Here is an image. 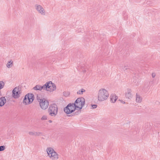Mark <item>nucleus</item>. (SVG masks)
<instances>
[{
    "instance_id": "1",
    "label": "nucleus",
    "mask_w": 160,
    "mask_h": 160,
    "mask_svg": "<svg viewBox=\"0 0 160 160\" xmlns=\"http://www.w3.org/2000/svg\"><path fill=\"white\" fill-rule=\"evenodd\" d=\"M76 107H77L75 105V107L73 103H69L66 107L64 108V111L67 114H70L68 115L69 117L74 116L75 115H78L81 112V110H78L75 112H74L77 109Z\"/></svg>"
},
{
    "instance_id": "2",
    "label": "nucleus",
    "mask_w": 160,
    "mask_h": 160,
    "mask_svg": "<svg viewBox=\"0 0 160 160\" xmlns=\"http://www.w3.org/2000/svg\"><path fill=\"white\" fill-rule=\"evenodd\" d=\"M109 96L107 90L104 88L100 89L98 91V99L100 101H103L107 99Z\"/></svg>"
},
{
    "instance_id": "3",
    "label": "nucleus",
    "mask_w": 160,
    "mask_h": 160,
    "mask_svg": "<svg viewBox=\"0 0 160 160\" xmlns=\"http://www.w3.org/2000/svg\"><path fill=\"white\" fill-rule=\"evenodd\" d=\"M85 103V99L81 97L78 98L75 101L74 103H73L74 106H76L77 107H76L77 109L78 108L79 110H81Z\"/></svg>"
},
{
    "instance_id": "4",
    "label": "nucleus",
    "mask_w": 160,
    "mask_h": 160,
    "mask_svg": "<svg viewBox=\"0 0 160 160\" xmlns=\"http://www.w3.org/2000/svg\"><path fill=\"white\" fill-rule=\"evenodd\" d=\"M58 107L56 104H51L48 109L49 115L51 116H55L58 113Z\"/></svg>"
},
{
    "instance_id": "5",
    "label": "nucleus",
    "mask_w": 160,
    "mask_h": 160,
    "mask_svg": "<svg viewBox=\"0 0 160 160\" xmlns=\"http://www.w3.org/2000/svg\"><path fill=\"white\" fill-rule=\"evenodd\" d=\"M34 98V96L32 93H28L25 96L23 103L25 105L29 104L32 102Z\"/></svg>"
},
{
    "instance_id": "6",
    "label": "nucleus",
    "mask_w": 160,
    "mask_h": 160,
    "mask_svg": "<svg viewBox=\"0 0 160 160\" xmlns=\"http://www.w3.org/2000/svg\"><path fill=\"white\" fill-rule=\"evenodd\" d=\"M37 100L39 102V105L41 108L43 110L46 109L49 106V102L48 100L43 98L40 99L37 98Z\"/></svg>"
},
{
    "instance_id": "7",
    "label": "nucleus",
    "mask_w": 160,
    "mask_h": 160,
    "mask_svg": "<svg viewBox=\"0 0 160 160\" xmlns=\"http://www.w3.org/2000/svg\"><path fill=\"white\" fill-rule=\"evenodd\" d=\"M45 85L46 86L45 88V90L50 92H53L56 89V87L55 84L51 81L47 82Z\"/></svg>"
},
{
    "instance_id": "8",
    "label": "nucleus",
    "mask_w": 160,
    "mask_h": 160,
    "mask_svg": "<svg viewBox=\"0 0 160 160\" xmlns=\"http://www.w3.org/2000/svg\"><path fill=\"white\" fill-rule=\"evenodd\" d=\"M21 88L19 87H15L12 91V95L14 98H18L20 97L21 92Z\"/></svg>"
},
{
    "instance_id": "9",
    "label": "nucleus",
    "mask_w": 160,
    "mask_h": 160,
    "mask_svg": "<svg viewBox=\"0 0 160 160\" xmlns=\"http://www.w3.org/2000/svg\"><path fill=\"white\" fill-rule=\"evenodd\" d=\"M36 9L41 14L45 15V14L44 9L42 7L39 5L36 4L35 5Z\"/></svg>"
},
{
    "instance_id": "10",
    "label": "nucleus",
    "mask_w": 160,
    "mask_h": 160,
    "mask_svg": "<svg viewBox=\"0 0 160 160\" xmlns=\"http://www.w3.org/2000/svg\"><path fill=\"white\" fill-rule=\"evenodd\" d=\"M131 92L132 91L129 88L127 89L125 93V96L126 98L130 99L132 98Z\"/></svg>"
},
{
    "instance_id": "11",
    "label": "nucleus",
    "mask_w": 160,
    "mask_h": 160,
    "mask_svg": "<svg viewBox=\"0 0 160 160\" xmlns=\"http://www.w3.org/2000/svg\"><path fill=\"white\" fill-rule=\"evenodd\" d=\"M46 86L45 85V84L42 86L39 84L36 85L35 87L33 88V89L36 90H40L41 91L42 89L45 90V88H46Z\"/></svg>"
},
{
    "instance_id": "12",
    "label": "nucleus",
    "mask_w": 160,
    "mask_h": 160,
    "mask_svg": "<svg viewBox=\"0 0 160 160\" xmlns=\"http://www.w3.org/2000/svg\"><path fill=\"white\" fill-rule=\"evenodd\" d=\"M58 155L57 153L54 151L52 154H51L49 157L52 160H56L58 158Z\"/></svg>"
},
{
    "instance_id": "13",
    "label": "nucleus",
    "mask_w": 160,
    "mask_h": 160,
    "mask_svg": "<svg viewBox=\"0 0 160 160\" xmlns=\"http://www.w3.org/2000/svg\"><path fill=\"white\" fill-rule=\"evenodd\" d=\"M6 102V99L5 97H2L0 98V107L3 106Z\"/></svg>"
},
{
    "instance_id": "14",
    "label": "nucleus",
    "mask_w": 160,
    "mask_h": 160,
    "mask_svg": "<svg viewBox=\"0 0 160 160\" xmlns=\"http://www.w3.org/2000/svg\"><path fill=\"white\" fill-rule=\"evenodd\" d=\"M118 99V97L116 95H112L110 96V101L111 102L114 103Z\"/></svg>"
},
{
    "instance_id": "15",
    "label": "nucleus",
    "mask_w": 160,
    "mask_h": 160,
    "mask_svg": "<svg viewBox=\"0 0 160 160\" xmlns=\"http://www.w3.org/2000/svg\"><path fill=\"white\" fill-rule=\"evenodd\" d=\"M54 151V149L52 148H48L47 149V152L49 157L51 154Z\"/></svg>"
},
{
    "instance_id": "16",
    "label": "nucleus",
    "mask_w": 160,
    "mask_h": 160,
    "mask_svg": "<svg viewBox=\"0 0 160 160\" xmlns=\"http://www.w3.org/2000/svg\"><path fill=\"white\" fill-rule=\"evenodd\" d=\"M142 100V98L140 96L136 94V101L138 102H140Z\"/></svg>"
},
{
    "instance_id": "17",
    "label": "nucleus",
    "mask_w": 160,
    "mask_h": 160,
    "mask_svg": "<svg viewBox=\"0 0 160 160\" xmlns=\"http://www.w3.org/2000/svg\"><path fill=\"white\" fill-rule=\"evenodd\" d=\"M13 65V62L12 60H11L9 61H8L7 63L6 66L8 68H11Z\"/></svg>"
},
{
    "instance_id": "18",
    "label": "nucleus",
    "mask_w": 160,
    "mask_h": 160,
    "mask_svg": "<svg viewBox=\"0 0 160 160\" xmlns=\"http://www.w3.org/2000/svg\"><path fill=\"white\" fill-rule=\"evenodd\" d=\"M85 92V90L84 89L82 88L80 90H79L77 92V94H82L83 92Z\"/></svg>"
},
{
    "instance_id": "19",
    "label": "nucleus",
    "mask_w": 160,
    "mask_h": 160,
    "mask_svg": "<svg viewBox=\"0 0 160 160\" xmlns=\"http://www.w3.org/2000/svg\"><path fill=\"white\" fill-rule=\"evenodd\" d=\"M41 134H42V132H35V136H39Z\"/></svg>"
},
{
    "instance_id": "20",
    "label": "nucleus",
    "mask_w": 160,
    "mask_h": 160,
    "mask_svg": "<svg viewBox=\"0 0 160 160\" xmlns=\"http://www.w3.org/2000/svg\"><path fill=\"white\" fill-rule=\"evenodd\" d=\"M5 149V146H0V152L4 151Z\"/></svg>"
},
{
    "instance_id": "21",
    "label": "nucleus",
    "mask_w": 160,
    "mask_h": 160,
    "mask_svg": "<svg viewBox=\"0 0 160 160\" xmlns=\"http://www.w3.org/2000/svg\"><path fill=\"white\" fill-rule=\"evenodd\" d=\"M63 95L65 97H67L69 95V93L68 92H64L63 93Z\"/></svg>"
},
{
    "instance_id": "22",
    "label": "nucleus",
    "mask_w": 160,
    "mask_h": 160,
    "mask_svg": "<svg viewBox=\"0 0 160 160\" xmlns=\"http://www.w3.org/2000/svg\"><path fill=\"white\" fill-rule=\"evenodd\" d=\"M47 116L46 115H43L42 116V118H41V119L42 120H45L47 119Z\"/></svg>"
},
{
    "instance_id": "23",
    "label": "nucleus",
    "mask_w": 160,
    "mask_h": 160,
    "mask_svg": "<svg viewBox=\"0 0 160 160\" xmlns=\"http://www.w3.org/2000/svg\"><path fill=\"white\" fill-rule=\"evenodd\" d=\"M28 133L30 135L35 136V132H30Z\"/></svg>"
},
{
    "instance_id": "24",
    "label": "nucleus",
    "mask_w": 160,
    "mask_h": 160,
    "mask_svg": "<svg viewBox=\"0 0 160 160\" xmlns=\"http://www.w3.org/2000/svg\"><path fill=\"white\" fill-rule=\"evenodd\" d=\"M91 106L92 109L96 108L97 107V105L96 104H92Z\"/></svg>"
},
{
    "instance_id": "25",
    "label": "nucleus",
    "mask_w": 160,
    "mask_h": 160,
    "mask_svg": "<svg viewBox=\"0 0 160 160\" xmlns=\"http://www.w3.org/2000/svg\"><path fill=\"white\" fill-rule=\"evenodd\" d=\"M156 76V74L155 73H152V78H154Z\"/></svg>"
},
{
    "instance_id": "26",
    "label": "nucleus",
    "mask_w": 160,
    "mask_h": 160,
    "mask_svg": "<svg viewBox=\"0 0 160 160\" xmlns=\"http://www.w3.org/2000/svg\"><path fill=\"white\" fill-rule=\"evenodd\" d=\"M120 101V102L124 104H125V102H124V101L122 100H119Z\"/></svg>"
},
{
    "instance_id": "27",
    "label": "nucleus",
    "mask_w": 160,
    "mask_h": 160,
    "mask_svg": "<svg viewBox=\"0 0 160 160\" xmlns=\"http://www.w3.org/2000/svg\"><path fill=\"white\" fill-rule=\"evenodd\" d=\"M128 69V68L127 67H126V66H125L124 67V70H127Z\"/></svg>"
},
{
    "instance_id": "28",
    "label": "nucleus",
    "mask_w": 160,
    "mask_h": 160,
    "mask_svg": "<svg viewBox=\"0 0 160 160\" xmlns=\"http://www.w3.org/2000/svg\"><path fill=\"white\" fill-rule=\"evenodd\" d=\"M49 122H52V120H49Z\"/></svg>"
},
{
    "instance_id": "29",
    "label": "nucleus",
    "mask_w": 160,
    "mask_h": 160,
    "mask_svg": "<svg viewBox=\"0 0 160 160\" xmlns=\"http://www.w3.org/2000/svg\"><path fill=\"white\" fill-rule=\"evenodd\" d=\"M148 4H149V3H148V2L147 1L146 2Z\"/></svg>"
},
{
    "instance_id": "30",
    "label": "nucleus",
    "mask_w": 160,
    "mask_h": 160,
    "mask_svg": "<svg viewBox=\"0 0 160 160\" xmlns=\"http://www.w3.org/2000/svg\"><path fill=\"white\" fill-rule=\"evenodd\" d=\"M86 72V70H84L83 71V72Z\"/></svg>"
}]
</instances>
